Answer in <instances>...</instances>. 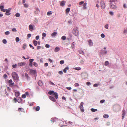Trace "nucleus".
Returning <instances> with one entry per match:
<instances>
[{
	"instance_id": "obj_1",
	"label": "nucleus",
	"mask_w": 127,
	"mask_h": 127,
	"mask_svg": "<svg viewBox=\"0 0 127 127\" xmlns=\"http://www.w3.org/2000/svg\"><path fill=\"white\" fill-rule=\"evenodd\" d=\"M12 76L13 78L16 82H17L18 81L19 78L18 74L15 72H13Z\"/></svg>"
},
{
	"instance_id": "obj_2",
	"label": "nucleus",
	"mask_w": 127,
	"mask_h": 127,
	"mask_svg": "<svg viewBox=\"0 0 127 127\" xmlns=\"http://www.w3.org/2000/svg\"><path fill=\"white\" fill-rule=\"evenodd\" d=\"M48 94L50 95L53 94L55 96V97L56 99H57L58 97V95L57 93L54 92L53 91H50L48 93Z\"/></svg>"
},
{
	"instance_id": "obj_3",
	"label": "nucleus",
	"mask_w": 127,
	"mask_h": 127,
	"mask_svg": "<svg viewBox=\"0 0 127 127\" xmlns=\"http://www.w3.org/2000/svg\"><path fill=\"white\" fill-rule=\"evenodd\" d=\"M73 33L76 36L78 35L79 31L78 30V28L76 27H75L73 30Z\"/></svg>"
},
{
	"instance_id": "obj_4",
	"label": "nucleus",
	"mask_w": 127,
	"mask_h": 127,
	"mask_svg": "<svg viewBox=\"0 0 127 127\" xmlns=\"http://www.w3.org/2000/svg\"><path fill=\"white\" fill-rule=\"evenodd\" d=\"M120 108V106L118 105H115L113 106V109L115 111H119Z\"/></svg>"
},
{
	"instance_id": "obj_5",
	"label": "nucleus",
	"mask_w": 127,
	"mask_h": 127,
	"mask_svg": "<svg viewBox=\"0 0 127 127\" xmlns=\"http://www.w3.org/2000/svg\"><path fill=\"white\" fill-rule=\"evenodd\" d=\"M100 5L102 9H104L105 8V4L103 0H101L100 2Z\"/></svg>"
},
{
	"instance_id": "obj_6",
	"label": "nucleus",
	"mask_w": 127,
	"mask_h": 127,
	"mask_svg": "<svg viewBox=\"0 0 127 127\" xmlns=\"http://www.w3.org/2000/svg\"><path fill=\"white\" fill-rule=\"evenodd\" d=\"M8 83L9 84V85L10 86L12 87L13 86H14V83L13 82L12 80L10 79L8 81Z\"/></svg>"
},
{
	"instance_id": "obj_7",
	"label": "nucleus",
	"mask_w": 127,
	"mask_h": 127,
	"mask_svg": "<svg viewBox=\"0 0 127 127\" xmlns=\"http://www.w3.org/2000/svg\"><path fill=\"white\" fill-rule=\"evenodd\" d=\"M84 104V103L83 102H81L79 106V108L81 109V111L82 112H83L84 111L83 106Z\"/></svg>"
},
{
	"instance_id": "obj_8",
	"label": "nucleus",
	"mask_w": 127,
	"mask_h": 127,
	"mask_svg": "<svg viewBox=\"0 0 127 127\" xmlns=\"http://www.w3.org/2000/svg\"><path fill=\"white\" fill-rule=\"evenodd\" d=\"M11 9V8H9L8 9H6V13H5L6 15H9L11 14V13H10V12Z\"/></svg>"
},
{
	"instance_id": "obj_9",
	"label": "nucleus",
	"mask_w": 127,
	"mask_h": 127,
	"mask_svg": "<svg viewBox=\"0 0 127 127\" xmlns=\"http://www.w3.org/2000/svg\"><path fill=\"white\" fill-rule=\"evenodd\" d=\"M26 64V63H18V65L19 66L25 65Z\"/></svg>"
},
{
	"instance_id": "obj_10",
	"label": "nucleus",
	"mask_w": 127,
	"mask_h": 127,
	"mask_svg": "<svg viewBox=\"0 0 127 127\" xmlns=\"http://www.w3.org/2000/svg\"><path fill=\"white\" fill-rule=\"evenodd\" d=\"M49 98L50 99L53 101L55 102L56 101L55 98L53 97L49 96Z\"/></svg>"
},
{
	"instance_id": "obj_11",
	"label": "nucleus",
	"mask_w": 127,
	"mask_h": 127,
	"mask_svg": "<svg viewBox=\"0 0 127 127\" xmlns=\"http://www.w3.org/2000/svg\"><path fill=\"white\" fill-rule=\"evenodd\" d=\"M110 7L112 9H115L116 8V6L114 5H111L110 4Z\"/></svg>"
},
{
	"instance_id": "obj_12",
	"label": "nucleus",
	"mask_w": 127,
	"mask_h": 127,
	"mask_svg": "<svg viewBox=\"0 0 127 127\" xmlns=\"http://www.w3.org/2000/svg\"><path fill=\"white\" fill-rule=\"evenodd\" d=\"M33 26L32 25L29 26V29L30 31H32L33 30Z\"/></svg>"
},
{
	"instance_id": "obj_13",
	"label": "nucleus",
	"mask_w": 127,
	"mask_h": 127,
	"mask_svg": "<svg viewBox=\"0 0 127 127\" xmlns=\"http://www.w3.org/2000/svg\"><path fill=\"white\" fill-rule=\"evenodd\" d=\"M89 45L90 46H92L93 45V43L92 41L90 39L88 41Z\"/></svg>"
},
{
	"instance_id": "obj_14",
	"label": "nucleus",
	"mask_w": 127,
	"mask_h": 127,
	"mask_svg": "<svg viewBox=\"0 0 127 127\" xmlns=\"http://www.w3.org/2000/svg\"><path fill=\"white\" fill-rule=\"evenodd\" d=\"M65 3V2L64 1H62L61 2V3L60 4V5L61 6H64V5Z\"/></svg>"
},
{
	"instance_id": "obj_15",
	"label": "nucleus",
	"mask_w": 127,
	"mask_h": 127,
	"mask_svg": "<svg viewBox=\"0 0 127 127\" xmlns=\"http://www.w3.org/2000/svg\"><path fill=\"white\" fill-rule=\"evenodd\" d=\"M123 114H122V119H123L124 118V117L125 115V110H123L122 111Z\"/></svg>"
},
{
	"instance_id": "obj_16",
	"label": "nucleus",
	"mask_w": 127,
	"mask_h": 127,
	"mask_svg": "<svg viewBox=\"0 0 127 127\" xmlns=\"http://www.w3.org/2000/svg\"><path fill=\"white\" fill-rule=\"evenodd\" d=\"M87 3L85 2L83 4V8L84 9H87L86 5Z\"/></svg>"
},
{
	"instance_id": "obj_17",
	"label": "nucleus",
	"mask_w": 127,
	"mask_h": 127,
	"mask_svg": "<svg viewBox=\"0 0 127 127\" xmlns=\"http://www.w3.org/2000/svg\"><path fill=\"white\" fill-rule=\"evenodd\" d=\"M60 48L59 47H56L54 51L55 52H57L60 50Z\"/></svg>"
},
{
	"instance_id": "obj_18",
	"label": "nucleus",
	"mask_w": 127,
	"mask_h": 127,
	"mask_svg": "<svg viewBox=\"0 0 127 127\" xmlns=\"http://www.w3.org/2000/svg\"><path fill=\"white\" fill-rule=\"evenodd\" d=\"M35 71L32 69H31L30 70V72L31 74H34L35 73Z\"/></svg>"
},
{
	"instance_id": "obj_19",
	"label": "nucleus",
	"mask_w": 127,
	"mask_h": 127,
	"mask_svg": "<svg viewBox=\"0 0 127 127\" xmlns=\"http://www.w3.org/2000/svg\"><path fill=\"white\" fill-rule=\"evenodd\" d=\"M69 69V67H66L64 69L63 71L64 73H66L67 70H68Z\"/></svg>"
},
{
	"instance_id": "obj_20",
	"label": "nucleus",
	"mask_w": 127,
	"mask_h": 127,
	"mask_svg": "<svg viewBox=\"0 0 127 127\" xmlns=\"http://www.w3.org/2000/svg\"><path fill=\"white\" fill-rule=\"evenodd\" d=\"M57 34V32H54L51 34V35L52 37H55L56 36Z\"/></svg>"
},
{
	"instance_id": "obj_21",
	"label": "nucleus",
	"mask_w": 127,
	"mask_h": 127,
	"mask_svg": "<svg viewBox=\"0 0 127 127\" xmlns=\"http://www.w3.org/2000/svg\"><path fill=\"white\" fill-rule=\"evenodd\" d=\"M20 94L18 92H16L15 93V95L16 96H19Z\"/></svg>"
},
{
	"instance_id": "obj_22",
	"label": "nucleus",
	"mask_w": 127,
	"mask_h": 127,
	"mask_svg": "<svg viewBox=\"0 0 127 127\" xmlns=\"http://www.w3.org/2000/svg\"><path fill=\"white\" fill-rule=\"evenodd\" d=\"M38 84V85L40 86H42L43 85V83H42V82L40 80L39 81Z\"/></svg>"
},
{
	"instance_id": "obj_23",
	"label": "nucleus",
	"mask_w": 127,
	"mask_h": 127,
	"mask_svg": "<svg viewBox=\"0 0 127 127\" xmlns=\"http://www.w3.org/2000/svg\"><path fill=\"white\" fill-rule=\"evenodd\" d=\"M25 76L27 78V80H28L30 78L29 77V76L28 74L27 73H26L25 74Z\"/></svg>"
},
{
	"instance_id": "obj_24",
	"label": "nucleus",
	"mask_w": 127,
	"mask_h": 127,
	"mask_svg": "<svg viewBox=\"0 0 127 127\" xmlns=\"http://www.w3.org/2000/svg\"><path fill=\"white\" fill-rule=\"evenodd\" d=\"M91 111L93 112H95V111H97V110L96 109H95L94 108H91Z\"/></svg>"
},
{
	"instance_id": "obj_25",
	"label": "nucleus",
	"mask_w": 127,
	"mask_h": 127,
	"mask_svg": "<svg viewBox=\"0 0 127 127\" xmlns=\"http://www.w3.org/2000/svg\"><path fill=\"white\" fill-rule=\"evenodd\" d=\"M75 43L74 42H73L71 44V48H73L74 47H75Z\"/></svg>"
},
{
	"instance_id": "obj_26",
	"label": "nucleus",
	"mask_w": 127,
	"mask_h": 127,
	"mask_svg": "<svg viewBox=\"0 0 127 127\" xmlns=\"http://www.w3.org/2000/svg\"><path fill=\"white\" fill-rule=\"evenodd\" d=\"M33 43L35 46H36L37 44V41L35 40H34L33 41Z\"/></svg>"
},
{
	"instance_id": "obj_27",
	"label": "nucleus",
	"mask_w": 127,
	"mask_h": 127,
	"mask_svg": "<svg viewBox=\"0 0 127 127\" xmlns=\"http://www.w3.org/2000/svg\"><path fill=\"white\" fill-rule=\"evenodd\" d=\"M33 109H35V110L36 111H38L40 109V107L39 106H37L35 108V107L33 108Z\"/></svg>"
},
{
	"instance_id": "obj_28",
	"label": "nucleus",
	"mask_w": 127,
	"mask_h": 127,
	"mask_svg": "<svg viewBox=\"0 0 127 127\" xmlns=\"http://www.w3.org/2000/svg\"><path fill=\"white\" fill-rule=\"evenodd\" d=\"M109 117V116L107 114H104L103 116V117L104 118H107Z\"/></svg>"
},
{
	"instance_id": "obj_29",
	"label": "nucleus",
	"mask_w": 127,
	"mask_h": 127,
	"mask_svg": "<svg viewBox=\"0 0 127 127\" xmlns=\"http://www.w3.org/2000/svg\"><path fill=\"white\" fill-rule=\"evenodd\" d=\"M33 65L35 67H37L38 66V64L37 63L35 62H34L33 63Z\"/></svg>"
},
{
	"instance_id": "obj_30",
	"label": "nucleus",
	"mask_w": 127,
	"mask_h": 127,
	"mask_svg": "<svg viewBox=\"0 0 127 127\" xmlns=\"http://www.w3.org/2000/svg\"><path fill=\"white\" fill-rule=\"evenodd\" d=\"M52 12L51 11H50L48 12L47 13V14L48 15H51L52 14Z\"/></svg>"
},
{
	"instance_id": "obj_31",
	"label": "nucleus",
	"mask_w": 127,
	"mask_h": 127,
	"mask_svg": "<svg viewBox=\"0 0 127 127\" xmlns=\"http://www.w3.org/2000/svg\"><path fill=\"white\" fill-rule=\"evenodd\" d=\"M70 9L69 8H67L66 10V13H67L69 12Z\"/></svg>"
},
{
	"instance_id": "obj_32",
	"label": "nucleus",
	"mask_w": 127,
	"mask_h": 127,
	"mask_svg": "<svg viewBox=\"0 0 127 127\" xmlns=\"http://www.w3.org/2000/svg\"><path fill=\"white\" fill-rule=\"evenodd\" d=\"M27 46L26 44H23V48L24 49H25L26 47Z\"/></svg>"
},
{
	"instance_id": "obj_33",
	"label": "nucleus",
	"mask_w": 127,
	"mask_h": 127,
	"mask_svg": "<svg viewBox=\"0 0 127 127\" xmlns=\"http://www.w3.org/2000/svg\"><path fill=\"white\" fill-rule=\"evenodd\" d=\"M109 64V63L107 61H106L105 62L104 64L105 66H107Z\"/></svg>"
},
{
	"instance_id": "obj_34",
	"label": "nucleus",
	"mask_w": 127,
	"mask_h": 127,
	"mask_svg": "<svg viewBox=\"0 0 127 127\" xmlns=\"http://www.w3.org/2000/svg\"><path fill=\"white\" fill-rule=\"evenodd\" d=\"M15 16L17 17H19L20 16V14L19 13H17L15 14Z\"/></svg>"
},
{
	"instance_id": "obj_35",
	"label": "nucleus",
	"mask_w": 127,
	"mask_h": 127,
	"mask_svg": "<svg viewBox=\"0 0 127 127\" xmlns=\"http://www.w3.org/2000/svg\"><path fill=\"white\" fill-rule=\"evenodd\" d=\"M84 2L83 1H82L80 2H79V5H81L82 4H84Z\"/></svg>"
},
{
	"instance_id": "obj_36",
	"label": "nucleus",
	"mask_w": 127,
	"mask_h": 127,
	"mask_svg": "<svg viewBox=\"0 0 127 127\" xmlns=\"http://www.w3.org/2000/svg\"><path fill=\"white\" fill-rule=\"evenodd\" d=\"M61 39L63 40H64L66 39V37L65 36H63L62 37Z\"/></svg>"
},
{
	"instance_id": "obj_37",
	"label": "nucleus",
	"mask_w": 127,
	"mask_h": 127,
	"mask_svg": "<svg viewBox=\"0 0 127 127\" xmlns=\"http://www.w3.org/2000/svg\"><path fill=\"white\" fill-rule=\"evenodd\" d=\"M57 119L55 118H52L51 119V120L52 122H54V121H55Z\"/></svg>"
},
{
	"instance_id": "obj_38",
	"label": "nucleus",
	"mask_w": 127,
	"mask_h": 127,
	"mask_svg": "<svg viewBox=\"0 0 127 127\" xmlns=\"http://www.w3.org/2000/svg\"><path fill=\"white\" fill-rule=\"evenodd\" d=\"M15 40L16 42H19L20 41V39L18 37H17L16 38Z\"/></svg>"
},
{
	"instance_id": "obj_39",
	"label": "nucleus",
	"mask_w": 127,
	"mask_h": 127,
	"mask_svg": "<svg viewBox=\"0 0 127 127\" xmlns=\"http://www.w3.org/2000/svg\"><path fill=\"white\" fill-rule=\"evenodd\" d=\"M79 53L82 54H84V52L83 51L81 50H80L79 51Z\"/></svg>"
},
{
	"instance_id": "obj_40",
	"label": "nucleus",
	"mask_w": 127,
	"mask_h": 127,
	"mask_svg": "<svg viewBox=\"0 0 127 127\" xmlns=\"http://www.w3.org/2000/svg\"><path fill=\"white\" fill-rule=\"evenodd\" d=\"M74 69L76 70H79L81 69V68L80 67H77L76 68H74Z\"/></svg>"
},
{
	"instance_id": "obj_41",
	"label": "nucleus",
	"mask_w": 127,
	"mask_h": 127,
	"mask_svg": "<svg viewBox=\"0 0 127 127\" xmlns=\"http://www.w3.org/2000/svg\"><path fill=\"white\" fill-rule=\"evenodd\" d=\"M4 44H6L7 43V41L6 39H4L2 40Z\"/></svg>"
},
{
	"instance_id": "obj_42",
	"label": "nucleus",
	"mask_w": 127,
	"mask_h": 127,
	"mask_svg": "<svg viewBox=\"0 0 127 127\" xmlns=\"http://www.w3.org/2000/svg\"><path fill=\"white\" fill-rule=\"evenodd\" d=\"M10 33V32L9 31H6L5 32V35H7L9 34Z\"/></svg>"
},
{
	"instance_id": "obj_43",
	"label": "nucleus",
	"mask_w": 127,
	"mask_h": 127,
	"mask_svg": "<svg viewBox=\"0 0 127 127\" xmlns=\"http://www.w3.org/2000/svg\"><path fill=\"white\" fill-rule=\"evenodd\" d=\"M4 8V6L3 5H2V4H1L0 6V8L1 9H2L3 8Z\"/></svg>"
},
{
	"instance_id": "obj_44",
	"label": "nucleus",
	"mask_w": 127,
	"mask_h": 127,
	"mask_svg": "<svg viewBox=\"0 0 127 127\" xmlns=\"http://www.w3.org/2000/svg\"><path fill=\"white\" fill-rule=\"evenodd\" d=\"M26 96L25 95H22V97L23 98H24L26 97Z\"/></svg>"
},
{
	"instance_id": "obj_45",
	"label": "nucleus",
	"mask_w": 127,
	"mask_h": 127,
	"mask_svg": "<svg viewBox=\"0 0 127 127\" xmlns=\"http://www.w3.org/2000/svg\"><path fill=\"white\" fill-rule=\"evenodd\" d=\"M12 31L13 32H16L17 31L16 30L15 28H14L12 29Z\"/></svg>"
},
{
	"instance_id": "obj_46",
	"label": "nucleus",
	"mask_w": 127,
	"mask_h": 127,
	"mask_svg": "<svg viewBox=\"0 0 127 127\" xmlns=\"http://www.w3.org/2000/svg\"><path fill=\"white\" fill-rule=\"evenodd\" d=\"M74 86L75 87H78L79 86V84L78 83H76L74 84Z\"/></svg>"
},
{
	"instance_id": "obj_47",
	"label": "nucleus",
	"mask_w": 127,
	"mask_h": 127,
	"mask_svg": "<svg viewBox=\"0 0 127 127\" xmlns=\"http://www.w3.org/2000/svg\"><path fill=\"white\" fill-rule=\"evenodd\" d=\"M64 61L62 60L60 61V64H63L64 63Z\"/></svg>"
},
{
	"instance_id": "obj_48",
	"label": "nucleus",
	"mask_w": 127,
	"mask_h": 127,
	"mask_svg": "<svg viewBox=\"0 0 127 127\" xmlns=\"http://www.w3.org/2000/svg\"><path fill=\"white\" fill-rule=\"evenodd\" d=\"M108 24H107L104 27L105 28L107 29H108Z\"/></svg>"
},
{
	"instance_id": "obj_49",
	"label": "nucleus",
	"mask_w": 127,
	"mask_h": 127,
	"mask_svg": "<svg viewBox=\"0 0 127 127\" xmlns=\"http://www.w3.org/2000/svg\"><path fill=\"white\" fill-rule=\"evenodd\" d=\"M101 37L102 38H104V37L105 36L104 34L103 33H102L101 35Z\"/></svg>"
},
{
	"instance_id": "obj_50",
	"label": "nucleus",
	"mask_w": 127,
	"mask_h": 127,
	"mask_svg": "<svg viewBox=\"0 0 127 127\" xmlns=\"http://www.w3.org/2000/svg\"><path fill=\"white\" fill-rule=\"evenodd\" d=\"M24 7L26 8H27L28 7V5L26 3L24 4Z\"/></svg>"
},
{
	"instance_id": "obj_51",
	"label": "nucleus",
	"mask_w": 127,
	"mask_h": 127,
	"mask_svg": "<svg viewBox=\"0 0 127 127\" xmlns=\"http://www.w3.org/2000/svg\"><path fill=\"white\" fill-rule=\"evenodd\" d=\"M46 34L45 33H43L42 34V36L43 37H45L46 36Z\"/></svg>"
},
{
	"instance_id": "obj_52",
	"label": "nucleus",
	"mask_w": 127,
	"mask_h": 127,
	"mask_svg": "<svg viewBox=\"0 0 127 127\" xmlns=\"http://www.w3.org/2000/svg\"><path fill=\"white\" fill-rule=\"evenodd\" d=\"M33 61L34 59H30L29 60L30 62V63H32V62H33Z\"/></svg>"
},
{
	"instance_id": "obj_53",
	"label": "nucleus",
	"mask_w": 127,
	"mask_h": 127,
	"mask_svg": "<svg viewBox=\"0 0 127 127\" xmlns=\"http://www.w3.org/2000/svg\"><path fill=\"white\" fill-rule=\"evenodd\" d=\"M49 83L50 84L52 85L53 86H54L55 85V84L53 83L52 82H51V81H50L49 82Z\"/></svg>"
},
{
	"instance_id": "obj_54",
	"label": "nucleus",
	"mask_w": 127,
	"mask_h": 127,
	"mask_svg": "<svg viewBox=\"0 0 127 127\" xmlns=\"http://www.w3.org/2000/svg\"><path fill=\"white\" fill-rule=\"evenodd\" d=\"M17 65L16 64H14L12 65V67L14 68H16L17 67Z\"/></svg>"
},
{
	"instance_id": "obj_55",
	"label": "nucleus",
	"mask_w": 127,
	"mask_h": 127,
	"mask_svg": "<svg viewBox=\"0 0 127 127\" xmlns=\"http://www.w3.org/2000/svg\"><path fill=\"white\" fill-rule=\"evenodd\" d=\"M22 110H23V109H22L21 108H19L18 109V110L19 111H21L22 112Z\"/></svg>"
},
{
	"instance_id": "obj_56",
	"label": "nucleus",
	"mask_w": 127,
	"mask_h": 127,
	"mask_svg": "<svg viewBox=\"0 0 127 127\" xmlns=\"http://www.w3.org/2000/svg\"><path fill=\"white\" fill-rule=\"evenodd\" d=\"M105 101V100L104 99L100 101V103H103Z\"/></svg>"
},
{
	"instance_id": "obj_57",
	"label": "nucleus",
	"mask_w": 127,
	"mask_h": 127,
	"mask_svg": "<svg viewBox=\"0 0 127 127\" xmlns=\"http://www.w3.org/2000/svg\"><path fill=\"white\" fill-rule=\"evenodd\" d=\"M3 77L4 78H6L7 77V76L6 74H4L3 75Z\"/></svg>"
},
{
	"instance_id": "obj_58",
	"label": "nucleus",
	"mask_w": 127,
	"mask_h": 127,
	"mask_svg": "<svg viewBox=\"0 0 127 127\" xmlns=\"http://www.w3.org/2000/svg\"><path fill=\"white\" fill-rule=\"evenodd\" d=\"M14 101L15 102H16L18 101L16 99V98L15 97L14 98Z\"/></svg>"
},
{
	"instance_id": "obj_59",
	"label": "nucleus",
	"mask_w": 127,
	"mask_h": 127,
	"mask_svg": "<svg viewBox=\"0 0 127 127\" xmlns=\"http://www.w3.org/2000/svg\"><path fill=\"white\" fill-rule=\"evenodd\" d=\"M59 73L60 74H63V72L62 71H60L59 72Z\"/></svg>"
},
{
	"instance_id": "obj_60",
	"label": "nucleus",
	"mask_w": 127,
	"mask_h": 127,
	"mask_svg": "<svg viewBox=\"0 0 127 127\" xmlns=\"http://www.w3.org/2000/svg\"><path fill=\"white\" fill-rule=\"evenodd\" d=\"M109 13L112 16L113 15V13L112 11H110L109 12Z\"/></svg>"
},
{
	"instance_id": "obj_61",
	"label": "nucleus",
	"mask_w": 127,
	"mask_h": 127,
	"mask_svg": "<svg viewBox=\"0 0 127 127\" xmlns=\"http://www.w3.org/2000/svg\"><path fill=\"white\" fill-rule=\"evenodd\" d=\"M45 46L46 48H49L50 47L49 45L48 44H46Z\"/></svg>"
},
{
	"instance_id": "obj_62",
	"label": "nucleus",
	"mask_w": 127,
	"mask_h": 127,
	"mask_svg": "<svg viewBox=\"0 0 127 127\" xmlns=\"http://www.w3.org/2000/svg\"><path fill=\"white\" fill-rule=\"evenodd\" d=\"M1 11L4 12L6 11V10L5 9H4L3 8L1 9Z\"/></svg>"
},
{
	"instance_id": "obj_63",
	"label": "nucleus",
	"mask_w": 127,
	"mask_h": 127,
	"mask_svg": "<svg viewBox=\"0 0 127 127\" xmlns=\"http://www.w3.org/2000/svg\"><path fill=\"white\" fill-rule=\"evenodd\" d=\"M66 89L68 90H70L71 89V88L70 87H67L66 88Z\"/></svg>"
},
{
	"instance_id": "obj_64",
	"label": "nucleus",
	"mask_w": 127,
	"mask_h": 127,
	"mask_svg": "<svg viewBox=\"0 0 127 127\" xmlns=\"http://www.w3.org/2000/svg\"><path fill=\"white\" fill-rule=\"evenodd\" d=\"M39 36L38 35L36 36L35 37L36 39L37 40H38L39 38Z\"/></svg>"
}]
</instances>
